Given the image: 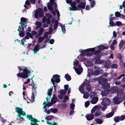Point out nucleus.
Listing matches in <instances>:
<instances>
[{"instance_id": "f257e3e1", "label": "nucleus", "mask_w": 125, "mask_h": 125, "mask_svg": "<svg viewBox=\"0 0 125 125\" xmlns=\"http://www.w3.org/2000/svg\"><path fill=\"white\" fill-rule=\"evenodd\" d=\"M53 88V86L51 87L49 89L47 92V95H48V97L46 98V102H44L43 103V109H44L46 106H51L52 104L55 103L56 102V97H53L51 100V103H50L49 102H48V100L50 99V97L52 95V89Z\"/></svg>"}, {"instance_id": "f03ea898", "label": "nucleus", "mask_w": 125, "mask_h": 125, "mask_svg": "<svg viewBox=\"0 0 125 125\" xmlns=\"http://www.w3.org/2000/svg\"><path fill=\"white\" fill-rule=\"evenodd\" d=\"M107 80L105 78H102L98 81L99 84H102V88L104 89L107 88L109 87L110 84L107 83H105L103 84V82H106L107 81Z\"/></svg>"}, {"instance_id": "7ed1b4c3", "label": "nucleus", "mask_w": 125, "mask_h": 125, "mask_svg": "<svg viewBox=\"0 0 125 125\" xmlns=\"http://www.w3.org/2000/svg\"><path fill=\"white\" fill-rule=\"evenodd\" d=\"M16 109L15 111L18 113V116L19 117V118H21L22 120L24 119L23 117H21V115H23L26 116V113L23 111L22 109L19 107H17L15 108Z\"/></svg>"}, {"instance_id": "20e7f679", "label": "nucleus", "mask_w": 125, "mask_h": 125, "mask_svg": "<svg viewBox=\"0 0 125 125\" xmlns=\"http://www.w3.org/2000/svg\"><path fill=\"white\" fill-rule=\"evenodd\" d=\"M23 72L24 73H18L17 74V76L18 77L22 78H27L28 77V72L26 67H25V69L23 70Z\"/></svg>"}, {"instance_id": "39448f33", "label": "nucleus", "mask_w": 125, "mask_h": 125, "mask_svg": "<svg viewBox=\"0 0 125 125\" xmlns=\"http://www.w3.org/2000/svg\"><path fill=\"white\" fill-rule=\"evenodd\" d=\"M60 76L59 75L56 74L53 75L52 77V78L51 81L53 83L54 86V89H55V87L56 86H55L54 84V83L55 81L56 83H59L60 82V80L59 78Z\"/></svg>"}, {"instance_id": "423d86ee", "label": "nucleus", "mask_w": 125, "mask_h": 125, "mask_svg": "<svg viewBox=\"0 0 125 125\" xmlns=\"http://www.w3.org/2000/svg\"><path fill=\"white\" fill-rule=\"evenodd\" d=\"M27 117L31 121V125H38L36 123L38 121L34 118H32V115H27Z\"/></svg>"}, {"instance_id": "0eeeda50", "label": "nucleus", "mask_w": 125, "mask_h": 125, "mask_svg": "<svg viewBox=\"0 0 125 125\" xmlns=\"http://www.w3.org/2000/svg\"><path fill=\"white\" fill-rule=\"evenodd\" d=\"M43 15L42 10L41 8H39L35 12L34 16L36 18H38V16L42 17Z\"/></svg>"}, {"instance_id": "6e6552de", "label": "nucleus", "mask_w": 125, "mask_h": 125, "mask_svg": "<svg viewBox=\"0 0 125 125\" xmlns=\"http://www.w3.org/2000/svg\"><path fill=\"white\" fill-rule=\"evenodd\" d=\"M110 103V101L109 99L107 98H105L103 99L101 104L104 105L106 106L108 105Z\"/></svg>"}, {"instance_id": "1a4fd4ad", "label": "nucleus", "mask_w": 125, "mask_h": 125, "mask_svg": "<svg viewBox=\"0 0 125 125\" xmlns=\"http://www.w3.org/2000/svg\"><path fill=\"white\" fill-rule=\"evenodd\" d=\"M27 21L26 19L22 17L21 19V22L19 23L21 26H22V30H23L25 27H26V26L24 25L23 22H26Z\"/></svg>"}, {"instance_id": "9d476101", "label": "nucleus", "mask_w": 125, "mask_h": 125, "mask_svg": "<svg viewBox=\"0 0 125 125\" xmlns=\"http://www.w3.org/2000/svg\"><path fill=\"white\" fill-rule=\"evenodd\" d=\"M76 4V2L74 1L71 3V6L72 8L70 7V10H79V9L75 6Z\"/></svg>"}, {"instance_id": "9b49d317", "label": "nucleus", "mask_w": 125, "mask_h": 125, "mask_svg": "<svg viewBox=\"0 0 125 125\" xmlns=\"http://www.w3.org/2000/svg\"><path fill=\"white\" fill-rule=\"evenodd\" d=\"M86 5V1H84L83 2H81L80 4H78L77 7L79 10L80 9L82 8L84 9L85 8V6Z\"/></svg>"}, {"instance_id": "f8f14e48", "label": "nucleus", "mask_w": 125, "mask_h": 125, "mask_svg": "<svg viewBox=\"0 0 125 125\" xmlns=\"http://www.w3.org/2000/svg\"><path fill=\"white\" fill-rule=\"evenodd\" d=\"M40 49L39 45L38 44L34 46L33 50L34 54H35L37 53V52H39Z\"/></svg>"}, {"instance_id": "ddd939ff", "label": "nucleus", "mask_w": 125, "mask_h": 125, "mask_svg": "<svg viewBox=\"0 0 125 125\" xmlns=\"http://www.w3.org/2000/svg\"><path fill=\"white\" fill-rule=\"evenodd\" d=\"M85 117L88 120H91L94 118V115L93 114H89L86 115Z\"/></svg>"}, {"instance_id": "4468645a", "label": "nucleus", "mask_w": 125, "mask_h": 125, "mask_svg": "<svg viewBox=\"0 0 125 125\" xmlns=\"http://www.w3.org/2000/svg\"><path fill=\"white\" fill-rule=\"evenodd\" d=\"M74 68V69L76 73L78 74H80L82 72V68L81 67V66L80 65L79 66L78 69L75 68Z\"/></svg>"}, {"instance_id": "2eb2a0df", "label": "nucleus", "mask_w": 125, "mask_h": 125, "mask_svg": "<svg viewBox=\"0 0 125 125\" xmlns=\"http://www.w3.org/2000/svg\"><path fill=\"white\" fill-rule=\"evenodd\" d=\"M51 3L52 5L53 4L54 5V7L55 10V11L57 12L58 17H59L60 16V13L59 11L57 10V5L56 3L55 2H51Z\"/></svg>"}, {"instance_id": "dca6fc26", "label": "nucleus", "mask_w": 125, "mask_h": 125, "mask_svg": "<svg viewBox=\"0 0 125 125\" xmlns=\"http://www.w3.org/2000/svg\"><path fill=\"white\" fill-rule=\"evenodd\" d=\"M54 0H50V4H49L47 6L48 9L49 10H53V9L52 6H54V5L53 4L52 5V4L51 2H54L53 1Z\"/></svg>"}, {"instance_id": "f3484780", "label": "nucleus", "mask_w": 125, "mask_h": 125, "mask_svg": "<svg viewBox=\"0 0 125 125\" xmlns=\"http://www.w3.org/2000/svg\"><path fill=\"white\" fill-rule=\"evenodd\" d=\"M21 28H20V26H19L18 27V31L19 32V35L20 37H23L24 35V33L23 31H20Z\"/></svg>"}, {"instance_id": "a211bd4d", "label": "nucleus", "mask_w": 125, "mask_h": 125, "mask_svg": "<svg viewBox=\"0 0 125 125\" xmlns=\"http://www.w3.org/2000/svg\"><path fill=\"white\" fill-rule=\"evenodd\" d=\"M100 105H96L94 106L91 110V113H93L98 108H100Z\"/></svg>"}, {"instance_id": "6ab92c4d", "label": "nucleus", "mask_w": 125, "mask_h": 125, "mask_svg": "<svg viewBox=\"0 0 125 125\" xmlns=\"http://www.w3.org/2000/svg\"><path fill=\"white\" fill-rule=\"evenodd\" d=\"M111 63V62L110 61H106L105 62L104 65L105 67L107 69L108 68L110 67Z\"/></svg>"}, {"instance_id": "aec40b11", "label": "nucleus", "mask_w": 125, "mask_h": 125, "mask_svg": "<svg viewBox=\"0 0 125 125\" xmlns=\"http://www.w3.org/2000/svg\"><path fill=\"white\" fill-rule=\"evenodd\" d=\"M113 102L115 104H119L121 102L120 101L119 98L117 97L114 98Z\"/></svg>"}, {"instance_id": "412c9836", "label": "nucleus", "mask_w": 125, "mask_h": 125, "mask_svg": "<svg viewBox=\"0 0 125 125\" xmlns=\"http://www.w3.org/2000/svg\"><path fill=\"white\" fill-rule=\"evenodd\" d=\"M35 24L37 26L36 29H37L38 28L41 27L42 25V23L41 22L37 21L35 23Z\"/></svg>"}, {"instance_id": "4be33fe9", "label": "nucleus", "mask_w": 125, "mask_h": 125, "mask_svg": "<svg viewBox=\"0 0 125 125\" xmlns=\"http://www.w3.org/2000/svg\"><path fill=\"white\" fill-rule=\"evenodd\" d=\"M98 100V98L97 97H95L93 98L91 101V103L92 104H95Z\"/></svg>"}, {"instance_id": "5701e85b", "label": "nucleus", "mask_w": 125, "mask_h": 125, "mask_svg": "<svg viewBox=\"0 0 125 125\" xmlns=\"http://www.w3.org/2000/svg\"><path fill=\"white\" fill-rule=\"evenodd\" d=\"M98 48L100 50H103L104 49H107L108 47H105L103 45H101L98 46Z\"/></svg>"}, {"instance_id": "b1692460", "label": "nucleus", "mask_w": 125, "mask_h": 125, "mask_svg": "<svg viewBox=\"0 0 125 125\" xmlns=\"http://www.w3.org/2000/svg\"><path fill=\"white\" fill-rule=\"evenodd\" d=\"M102 113L99 110H97L95 113L94 116L95 117H97L101 115Z\"/></svg>"}, {"instance_id": "393cba45", "label": "nucleus", "mask_w": 125, "mask_h": 125, "mask_svg": "<svg viewBox=\"0 0 125 125\" xmlns=\"http://www.w3.org/2000/svg\"><path fill=\"white\" fill-rule=\"evenodd\" d=\"M25 39H28L30 38H31L32 39H33V37L31 35L29 32L26 33V35L25 37Z\"/></svg>"}, {"instance_id": "a878e982", "label": "nucleus", "mask_w": 125, "mask_h": 125, "mask_svg": "<svg viewBox=\"0 0 125 125\" xmlns=\"http://www.w3.org/2000/svg\"><path fill=\"white\" fill-rule=\"evenodd\" d=\"M113 112H112L107 114L106 115L105 117L107 118H109L112 117L114 115Z\"/></svg>"}, {"instance_id": "bb28decb", "label": "nucleus", "mask_w": 125, "mask_h": 125, "mask_svg": "<svg viewBox=\"0 0 125 125\" xmlns=\"http://www.w3.org/2000/svg\"><path fill=\"white\" fill-rule=\"evenodd\" d=\"M118 90V88L117 87H115L112 88L111 91L112 93H114L117 92Z\"/></svg>"}, {"instance_id": "cd10ccee", "label": "nucleus", "mask_w": 125, "mask_h": 125, "mask_svg": "<svg viewBox=\"0 0 125 125\" xmlns=\"http://www.w3.org/2000/svg\"><path fill=\"white\" fill-rule=\"evenodd\" d=\"M44 38L43 37H40L38 38V41L37 42V43H40L44 40Z\"/></svg>"}, {"instance_id": "c85d7f7f", "label": "nucleus", "mask_w": 125, "mask_h": 125, "mask_svg": "<svg viewBox=\"0 0 125 125\" xmlns=\"http://www.w3.org/2000/svg\"><path fill=\"white\" fill-rule=\"evenodd\" d=\"M95 121L98 124H101L103 122L102 120L99 118H97L95 119Z\"/></svg>"}, {"instance_id": "c756f323", "label": "nucleus", "mask_w": 125, "mask_h": 125, "mask_svg": "<svg viewBox=\"0 0 125 125\" xmlns=\"http://www.w3.org/2000/svg\"><path fill=\"white\" fill-rule=\"evenodd\" d=\"M44 31V29L42 28H40L39 30L38 35L39 36L41 35L42 34Z\"/></svg>"}, {"instance_id": "7c9ffc66", "label": "nucleus", "mask_w": 125, "mask_h": 125, "mask_svg": "<svg viewBox=\"0 0 125 125\" xmlns=\"http://www.w3.org/2000/svg\"><path fill=\"white\" fill-rule=\"evenodd\" d=\"M83 93V97L85 99L87 98L89 96V94L88 93L84 92Z\"/></svg>"}, {"instance_id": "2f4dec72", "label": "nucleus", "mask_w": 125, "mask_h": 125, "mask_svg": "<svg viewBox=\"0 0 125 125\" xmlns=\"http://www.w3.org/2000/svg\"><path fill=\"white\" fill-rule=\"evenodd\" d=\"M108 94L107 91L105 90L101 92V94L103 96H105Z\"/></svg>"}, {"instance_id": "473e14b6", "label": "nucleus", "mask_w": 125, "mask_h": 125, "mask_svg": "<svg viewBox=\"0 0 125 125\" xmlns=\"http://www.w3.org/2000/svg\"><path fill=\"white\" fill-rule=\"evenodd\" d=\"M84 84H82L81 86L80 87L79 90L82 93H83L84 92L83 90V87H84Z\"/></svg>"}, {"instance_id": "72a5a7b5", "label": "nucleus", "mask_w": 125, "mask_h": 125, "mask_svg": "<svg viewBox=\"0 0 125 125\" xmlns=\"http://www.w3.org/2000/svg\"><path fill=\"white\" fill-rule=\"evenodd\" d=\"M104 62L100 60L99 59H96L95 63L96 64H100L104 63Z\"/></svg>"}, {"instance_id": "f704fd0d", "label": "nucleus", "mask_w": 125, "mask_h": 125, "mask_svg": "<svg viewBox=\"0 0 125 125\" xmlns=\"http://www.w3.org/2000/svg\"><path fill=\"white\" fill-rule=\"evenodd\" d=\"M125 43V42L123 41V40H122L120 42V43L119 45V47L120 49L122 47V46Z\"/></svg>"}, {"instance_id": "c9c22d12", "label": "nucleus", "mask_w": 125, "mask_h": 125, "mask_svg": "<svg viewBox=\"0 0 125 125\" xmlns=\"http://www.w3.org/2000/svg\"><path fill=\"white\" fill-rule=\"evenodd\" d=\"M110 21L109 22L110 25L108 26V27H109L110 26L111 27H113L114 26H115V24L113 21L111 20V19H110Z\"/></svg>"}, {"instance_id": "e433bc0d", "label": "nucleus", "mask_w": 125, "mask_h": 125, "mask_svg": "<svg viewBox=\"0 0 125 125\" xmlns=\"http://www.w3.org/2000/svg\"><path fill=\"white\" fill-rule=\"evenodd\" d=\"M114 120L116 122H119L120 120V117L119 116H116L114 118Z\"/></svg>"}, {"instance_id": "4c0bfd02", "label": "nucleus", "mask_w": 125, "mask_h": 125, "mask_svg": "<svg viewBox=\"0 0 125 125\" xmlns=\"http://www.w3.org/2000/svg\"><path fill=\"white\" fill-rule=\"evenodd\" d=\"M53 116L52 115L48 116L46 115V116L45 117V119L48 120H50L52 119L53 118Z\"/></svg>"}, {"instance_id": "58836bf2", "label": "nucleus", "mask_w": 125, "mask_h": 125, "mask_svg": "<svg viewBox=\"0 0 125 125\" xmlns=\"http://www.w3.org/2000/svg\"><path fill=\"white\" fill-rule=\"evenodd\" d=\"M96 95V93L95 92H91L90 94V96L92 98H94Z\"/></svg>"}, {"instance_id": "ea45409f", "label": "nucleus", "mask_w": 125, "mask_h": 125, "mask_svg": "<svg viewBox=\"0 0 125 125\" xmlns=\"http://www.w3.org/2000/svg\"><path fill=\"white\" fill-rule=\"evenodd\" d=\"M65 77L68 81H69L71 80V77L68 74H66L65 75Z\"/></svg>"}, {"instance_id": "a19ab883", "label": "nucleus", "mask_w": 125, "mask_h": 125, "mask_svg": "<svg viewBox=\"0 0 125 125\" xmlns=\"http://www.w3.org/2000/svg\"><path fill=\"white\" fill-rule=\"evenodd\" d=\"M58 22L57 21H56L55 22V23L54 25V27L53 29L54 30H55L57 28L58 25Z\"/></svg>"}, {"instance_id": "79ce46f5", "label": "nucleus", "mask_w": 125, "mask_h": 125, "mask_svg": "<svg viewBox=\"0 0 125 125\" xmlns=\"http://www.w3.org/2000/svg\"><path fill=\"white\" fill-rule=\"evenodd\" d=\"M122 25V23L120 21H117L115 22V26H119Z\"/></svg>"}, {"instance_id": "37998d69", "label": "nucleus", "mask_w": 125, "mask_h": 125, "mask_svg": "<svg viewBox=\"0 0 125 125\" xmlns=\"http://www.w3.org/2000/svg\"><path fill=\"white\" fill-rule=\"evenodd\" d=\"M66 93V92L64 90H61L60 91V95H62L63 96V95L65 94Z\"/></svg>"}, {"instance_id": "c03bdc74", "label": "nucleus", "mask_w": 125, "mask_h": 125, "mask_svg": "<svg viewBox=\"0 0 125 125\" xmlns=\"http://www.w3.org/2000/svg\"><path fill=\"white\" fill-rule=\"evenodd\" d=\"M50 110L51 112L54 113H55L58 111V110L57 109H51Z\"/></svg>"}, {"instance_id": "a18cd8bd", "label": "nucleus", "mask_w": 125, "mask_h": 125, "mask_svg": "<svg viewBox=\"0 0 125 125\" xmlns=\"http://www.w3.org/2000/svg\"><path fill=\"white\" fill-rule=\"evenodd\" d=\"M118 67L117 65L116 64H114L112 65L111 66L112 68L116 69Z\"/></svg>"}, {"instance_id": "49530a36", "label": "nucleus", "mask_w": 125, "mask_h": 125, "mask_svg": "<svg viewBox=\"0 0 125 125\" xmlns=\"http://www.w3.org/2000/svg\"><path fill=\"white\" fill-rule=\"evenodd\" d=\"M89 105V102L88 101H87L85 102V107H87Z\"/></svg>"}, {"instance_id": "de8ad7c7", "label": "nucleus", "mask_w": 125, "mask_h": 125, "mask_svg": "<svg viewBox=\"0 0 125 125\" xmlns=\"http://www.w3.org/2000/svg\"><path fill=\"white\" fill-rule=\"evenodd\" d=\"M79 62L77 60H75L73 64L75 66H76L79 63Z\"/></svg>"}, {"instance_id": "09e8293b", "label": "nucleus", "mask_w": 125, "mask_h": 125, "mask_svg": "<svg viewBox=\"0 0 125 125\" xmlns=\"http://www.w3.org/2000/svg\"><path fill=\"white\" fill-rule=\"evenodd\" d=\"M68 100V96H65L64 98V99L63 102L65 103L66 102V101Z\"/></svg>"}, {"instance_id": "8fccbe9b", "label": "nucleus", "mask_w": 125, "mask_h": 125, "mask_svg": "<svg viewBox=\"0 0 125 125\" xmlns=\"http://www.w3.org/2000/svg\"><path fill=\"white\" fill-rule=\"evenodd\" d=\"M48 32H45L43 35V37L44 38H47L48 37Z\"/></svg>"}, {"instance_id": "3c124183", "label": "nucleus", "mask_w": 125, "mask_h": 125, "mask_svg": "<svg viewBox=\"0 0 125 125\" xmlns=\"http://www.w3.org/2000/svg\"><path fill=\"white\" fill-rule=\"evenodd\" d=\"M95 49L94 48H92L87 49L86 50L88 52H93L94 51Z\"/></svg>"}, {"instance_id": "603ef678", "label": "nucleus", "mask_w": 125, "mask_h": 125, "mask_svg": "<svg viewBox=\"0 0 125 125\" xmlns=\"http://www.w3.org/2000/svg\"><path fill=\"white\" fill-rule=\"evenodd\" d=\"M125 118V115H124L121 116L120 117V121H122L124 120Z\"/></svg>"}, {"instance_id": "864d4df0", "label": "nucleus", "mask_w": 125, "mask_h": 125, "mask_svg": "<svg viewBox=\"0 0 125 125\" xmlns=\"http://www.w3.org/2000/svg\"><path fill=\"white\" fill-rule=\"evenodd\" d=\"M86 88L88 91H91L92 89L91 86L90 85H88L86 87Z\"/></svg>"}, {"instance_id": "5fc2aeb1", "label": "nucleus", "mask_w": 125, "mask_h": 125, "mask_svg": "<svg viewBox=\"0 0 125 125\" xmlns=\"http://www.w3.org/2000/svg\"><path fill=\"white\" fill-rule=\"evenodd\" d=\"M116 56L117 58H119L120 60L121 58V55L119 53H118L116 55Z\"/></svg>"}, {"instance_id": "6e6d98bb", "label": "nucleus", "mask_w": 125, "mask_h": 125, "mask_svg": "<svg viewBox=\"0 0 125 125\" xmlns=\"http://www.w3.org/2000/svg\"><path fill=\"white\" fill-rule=\"evenodd\" d=\"M74 107H75V105L73 103L72 104L70 105V107L73 110L74 109Z\"/></svg>"}, {"instance_id": "4d7b16f0", "label": "nucleus", "mask_w": 125, "mask_h": 125, "mask_svg": "<svg viewBox=\"0 0 125 125\" xmlns=\"http://www.w3.org/2000/svg\"><path fill=\"white\" fill-rule=\"evenodd\" d=\"M99 74V72L97 70H96L93 73V74L95 75H97Z\"/></svg>"}, {"instance_id": "13d9d810", "label": "nucleus", "mask_w": 125, "mask_h": 125, "mask_svg": "<svg viewBox=\"0 0 125 125\" xmlns=\"http://www.w3.org/2000/svg\"><path fill=\"white\" fill-rule=\"evenodd\" d=\"M46 17L44 16L43 17L42 19V22L43 23H45L46 21Z\"/></svg>"}, {"instance_id": "bf43d9fd", "label": "nucleus", "mask_w": 125, "mask_h": 125, "mask_svg": "<svg viewBox=\"0 0 125 125\" xmlns=\"http://www.w3.org/2000/svg\"><path fill=\"white\" fill-rule=\"evenodd\" d=\"M120 13L119 12H116L115 13V15L117 17H119L120 15Z\"/></svg>"}, {"instance_id": "052dcab7", "label": "nucleus", "mask_w": 125, "mask_h": 125, "mask_svg": "<svg viewBox=\"0 0 125 125\" xmlns=\"http://www.w3.org/2000/svg\"><path fill=\"white\" fill-rule=\"evenodd\" d=\"M69 87V85L68 84L65 85H64V88L65 90V91H67L68 87Z\"/></svg>"}, {"instance_id": "680f3d73", "label": "nucleus", "mask_w": 125, "mask_h": 125, "mask_svg": "<svg viewBox=\"0 0 125 125\" xmlns=\"http://www.w3.org/2000/svg\"><path fill=\"white\" fill-rule=\"evenodd\" d=\"M53 31V29L52 28H49V32H48V34H51Z\"/></svg>"}, {"instance_id": "e2e57ef3", "label": "nucleus", "mask_w": 125, "mask_h": 125, "mask_svg": "<svg viewBox=\"0 0 125 125\" xmlns=\"http://www.w3.org/2000/svg\"><path fill=\"white\" fill-rule=\"evenodd\" d=\"M94 0H93L91 2L90 5L92 7H93V6L94 5Z\"/></svg>"}, {"instance_id": "0e129e2a", "label": "nucleus", "mask_w": 125, "mask_h": 125, "mask_svg": "<svg viewBox=\"0 0 125 125\" xmlns=\"http://www.w3.org/2000/svg\"><path fill=\"white\" fill-rule=\"evenodd\" d=\"M46 16L49 19H50L52 17V15L48 13L46 14Z\"/></svg>"}, {"instance_id": "69168bd1", "label": "nucleus", "mask_w": 125, "mask_h": 125, "mask_svg": "<svg viewBox=\"0 0 125 125\" xmlns=\"http://www.w3.org/2000/svg\"><path fill=\"white\" fill-rule=\"evenodd\" d=\"M117 36V34L115 31H114L113 32V37L116 38Z\"/></svg>"}, {"instance_id": "338daca9", "label": "nucleus", "mask_w": 125, "mask_h": 125, "mask_svg": "<svg viewBox=\"0 0 125 125\" xmlns=\"http://www.w3.org/2000/svg\"><path fill=\"white\" fill-rule=\"evenodd\" d=\"M54 42V40L53 39L50 40L49 42L51 44H53Z\"/></svg>"}, {"instance_id": "774afa93", "label": "nucleus", "mask_w": 125, "mask_h": 125, "mask_svg": "<svg viewBox=\"0 0 125 125\" xmlns=\"http://www.w3.org/2000/svg\"><path fill=\"white\" fill-rule=\"evenodd\" d=\"M37 32L35 31H32L31 32V34L32 35H34L36 34Z\"/></svg>"}]
</instances>
